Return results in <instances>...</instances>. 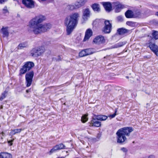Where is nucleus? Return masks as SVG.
I'll use <instances>...</instances> for the list:
<instances>
[{"label": "nucleus", "mask_w": 158, "mask_h": 158, "mask_svg": "<svg viewBox=\"0 0 158 158\" xmlns=\"http://www.w3.org/2000/svg\"><path fill=\"white\" fill-rule=\"evenodd\" d=\"M155 15L158 17V11L156 13Z\"/></svg>", "instance_id": "48"}, {"label": "nucleus", "mask_w": 158, "mask_h": 158, "mask_svg": "<svg viewBox=\"0 0 158 158\" xmlns=\"http://www.w3.org/2000/svg\"><path fill=\"white\" fill-rule=\"evenodd\" d=\"M104 58H106V59H107L108 60H110V56H105L104 57Z\"/></svg>", "instance_id": "44"}, {"label": "nucleus", "mask_w": 158, "mask_h": 158, "mask_svg": "<svg viewBox=\"0 0 158 158\" xmlns=\"http://www.w3.org/2000/svg\"><path fill=\"white\" fill-rule=\"evenodd\" d=\"M104 24L105 25L102 29V31L105 34L110 33L112 30V24L108 20H105Z\"/></svg>", "instance_id": "8"}, {"label": "nucleus", "mask_w": 158, "mask_h": 158, "mask_svg": "<svg viewBox=\"0 0 158 158\" xmlns=\"http://www.w3.org/2000/svg\"><path fill=\"white\" fill-rule=\"evenodd\" d=\"M125 15L127 18H128V10H127L125 12Z\"/></svg>", "instance_id": "42"}, {"label": "nucleus", "mask_w": 158, "mask_h": 158, "mask_svg": "<svg viewBox=\"0 0 158 158\" xmlns=\"http://www.w3.org/2000/svg\"><path fill=\"white\" fill-rule=\"evenodd\" d=\"M92 31L90 29H88L86 31L84 38L83 40V41H85L89 40L90 37L92 35Z\"/></svg>", "instance_id": "15"}, {"label": "nucleus", "mask_w": 158, "mask_h": 158, "mask_svg": "<svg viewBox=\"0 0 158 158\" xmlns=\"http://www.w3.org/2000/svg\"><path fill=\"white\" fill-rule=\"evenodd\" d=\"M14 139H11L10 140H9V141H8L7 142H8V143H9V144H9V145L10 146H11L12 145H13V143L12 142H13L14 140Z\"/></svg>", "instance_id": "37"}, {"label": "nucleus", "mask_w": 158, "mask_h": 158, "mask_svg": "<svg viewBox=\"0 0 158 158\" xmlns=\"http://www.w3.org/2000/svg\"><path fill=\"white\" fill-rule=\"evenodd\" d=\"M7 93V92L6 91H5L4 92L2 93L1 94V96L0 97V100L2 101L4 98H5Z\"/></svg>", "instance_id": "32"}, {"label": "nucleus", "mask_w": 158, "mask_h": 158, "mask_svg": "<svg viewBox=\"0 0 158 158\" xmlns=\"http://www.w3.org/2000/svg\"><path fill=\"white\" fill-rule=\"evenodd\" d=\"M93 42L96 44H100L105 43V40L104 36L100 35L94 39Z\"/></svg>", "instance_id": "13"}, {"label": "nucleus", "mask_w": 158, "mask_h": 158, "mask_svg": "<svg viewBox=\"0 0 158 158\" xmlns=\"http://www.w3.org/2000/svg\"><path fill=\"white\" fill-rule=\"evenodd\" d=\"M133 130L132 127H129V133L133 131Z\"/></svg>", "instance_id": "43"}, {"label": "nucleus", "mask_w": 158, "mask_h": 158, "mask_svg": "<svg viewBox=\"0 0 158 158\" xmlns=\"http://www.w3.org/2000/svg\"><path fill=\"white\" fill-rule=\"evenodd\" d=\"M121 150L125 153L127 152L128 151L127 149L125 148H121Z\"/></svg>", "instance_id": "39"}, {"label": "nucleus", "mask_w": 158, "mask_h": 158, "mask_svg": "<svg viewBox=\"0 0 158 158\" xmlns=\"http://www.w3.org/2000/svg\"><path fill=\"white\" fill-rule=\"evenodd\" d=\"M126 24H127V25H128V24H129L128 21H127V22H126Z\"/></svg>", "instance_id": "52"}, {"label": "nucleus", "mask_w": 158, "mask_h": 158, "mask_svg": "<svg viewBox=\"0 0 158 158\" xmlns=\"http://www.w3.org/2000/svg\"><path fill=\"white\" fill-rule=\"evenodd\" d=\"M45 51V49L44 47H38L33 48L31 50L30 53L33 57H37L43 54Z\"/></svg>", "instance_id": "5"}, {"label": "nucleus", "mask_w": 158, "mask_h": 158, "mask_svg": "<svg viewBox=\"0 0 158 158\" xmlns=\"http://www.w3.org/2000/svg\"><path fill=\"white\" fill-rule=\"evenodd\" d=\"M152 35L153 38H153L154 39V42L155 40L158 39V32L155 31L153 32L152 33Z\"/></svg>", "instance_id": "31"}, {"label": "nucleus", "mask_w": 158, "mask_h": 158, "mask_svg": "<svg viewBox=\"0 0 158 158\" xmlns=\"http://www.w3.org/2000/svg\"><path fill=\"white\" fill-rule=\"evenodd\" d=\"M62 58H61L60 56H58L57 57H54L53 58V60L54 61H59L61 60Z\"/></svg>", "instance_id": "34"}, {"label": "nucleus", "mask_w": 158, "mask_h": 158, "mask_svg": "<svg viewBox=\"0 0 158 158\" xmlns=\"http://www.w3.org/2000/svg\"><path fill=\"white\" fill-rule=\"evenodd\" d=\"M117 142L123 144L127 139L126 136L128 135V127L119 129L116 133Z\"/></svg>", "instance_id": "3"}, {"label": "nucleus", "mask_w": 158, "mask_h": 158, "mask_svg": "<svg viewBox=\"0 0 158 158\" xmlns=\"http://www.w3.org/2000/svg\"><path fill=\"white\" fill-rule=\"evenodd\" d=\"M135 15H136V17L140 16L141 15V13L139 10H137L135 12Z\"/></svg>", "instance_id": "35"}, {"label": "nucleus", "mask_w": 158, "mask_h": 158, "mask_svg": "<svg viewBox=\"0 0 158 158\" xmlns=\"http://www.w3.org/2000/svg\"><path fill=\"white\" fill-rule=\"evenodd\" d=\"M128 30L123 28H118L117 30V33L120 35H123L127 33Z\"/></svg>", "instance_id": "17"}, {"label": "nucleus", "mask_w": 158, "mask_h": 158, "mask_svg": "<svg viewBox=\"0 0 158 158\" xmlns=\"http://www.w3.org/2000/svg\"><path fill=\"white\" fill-rule=\"evenodd\" d=\"M94 117L98 120L104 121L107 119L108 117L106 115H94Z\"/></svg>", "instance_id": "19"}, {"label": "nucleus", "mask_w": 158, "mask_h": 158, "mask_svg": "<svg viewBox=\"0 0 158 158\" xmlns=\"http://www.w3.org/2000/svg\"><path fill=\"white\" fill-rule=\"evenodd\" d=\"M2 134L3 136H4V133L3 132H2Z\"/></svg>", "instance_id": "51"}, {"label": "nucleus", "mask_w": 158, "mask_h": 158, "mask_svg": "<svg viewBox=\"0 0 158 158\" xmlns=\"http://www.w3.org/2000/svg\"><path fill=\"white\" fill-rule=\"evenodd\" d=\"M91 7L93 10L95 12H98L100 11V5L99 4L97 3H94L93 4Z\"/></svg>", "instance_id": "20"}, {"label": "nucleus", "mask_w": 158, "mask_h": 158, "mask_svg": "<svg viewBox=\"0 0 158 158\" xmlns=\"http://www.w3.org/2000/svg\"><path fill=\"white\" fill-rule=\"evenodd\" d=\"M34 75V72L33 71L28 72L26 74L25 77L27 87L30 86L31 84Z\"/></svg>", "instance_id": "7"}, {"label": "nucleus", "mask_w": 158, "mask_h": 158, "mask_svg": "<svg viewBox=\"0 0 158 158\" xmlns=\"http://www.w3.org/2000/svg\"><path fill=\"white\" fill-rule=\"evenodd\" d=\"M117 112V110H115V112L113 114L110 115V117H111L112 118H113L115 117V116L116 115V113Z\"/></svg>", "instance_id": "40"}, {"label": "nucleus", "mask_w": 158, "mask_h": 158, "mask_svg": "<svg viewBox=\"0 0 158 158\" xmlns=\"http://www.w3.org/2000/svg\"><path fill=\"white\" fill-rule=\"evenodd\" d=\"M66 147L63 143H60L54 146L49 152V155L56 152L57 151L65 149Z\"/></svg>", "instance_id": "10"}, {"label": "nucleus", "mask_w": 158, "mask_h": 158, "mask_svg": "<svg viewBox=\"0 0 158 158\" xmlns=\"http://www.w3.org/2000/svg\"><path fill=\"white\" fill-rule=\"evenodd\" d=\"M85 52V49L82 50L79 53V56L81 57L87 56Z\"/></svg>", "instance_id": "33"}, {"label": "nucleus", "mask_w": 158, "mask_h": 158, "mask_svg": "<svg viewBox=\"0 0 158 158\" xmlns=\"http://www.w3.org/2000/svg\"><path fill=\"white\" fill-rule=\"evenodd\" d=\"M34 66V63L31 61H27L24 63L19 70V75L21 76L25 74L27 72L29 71Z\"/></svg>", "instance_id": "4"}, {"label": "nucleus", "mask_w": 158, "mask_h": 158, "mask_svg": "<svg viewBox=\"0 0 158 158\" xmlns=\"http://www.w3.org/2000/svg\"><path fill=\"white\" fill-rule=\"evenodd\" d=\"M154 7L158 10V5L154 6Z\"/></svg>", "instance_id": "46"}, {"label": "nucleus", "mask_w": 158, "mask_h": 158, "mask_svg": "<svg viewBox=\"0 0 158 158\" xmlns=\"http://www.w3.org/2000/svg\"><path fill=\"white\" fill-rule=\"evenodd\" d=\"M155 156L153 155H151L148 156V158H155Z\"/></svg>", "instance_id": "45"}, {"label": "nucleus", "mask_w": 158, "mask_h": 158, "mask_svg": "<svg viewBox=\"0 0 158 158\" xmlns=\"http://www.w3.org/2000/svg\"><path fill=\"white\" fill-rule=\"evenodd\" d=\"M69 6L70 7V10H73L74 9H76L75 5H69Z\"/></svg>", "instance_id": "38"}, {"label": "nucleus", "mask_w": 158, "mask_h": 158, "mask_svg": "<svg viewBox=\"0 0 158 158\" xmlns=\"http://www.w3.org/2000/svg\"><path fill=\"white\" fill-rule=\"evenodd\" d=\"M2 106L1 107H0V109H2Z\"/></svg>", "instance_id": "53"}, {"label": "nucleus", "mask_w": 158, "mask_h": 158, "mask_svg": "<svg viewBox=\"0 0 158 158\" xmlns=\"http://www.w3.org/2000/svg\"><path fill=\"white\" fill-rule=\"evenodd\" d=\"M87 115L84 114L82 115L81 118V121L83 123H85L88 120V118L87 117Z\"/></svg>", "instance_id": "29"}, {"label": "nucleus", "mask_w": 158, "mask_h": 158, "mask_svg": "<svg viewBox=\"0 0 158 158\" xmlns=\"http://www.w3.org/2000/svg\"><path fill=\"white\" fill-rule=\"evenodd\" d=\"M127 43V42L126 41L120 42L112 46H111V48H117L119 47H122V46L125 45Z\"/></svg>", "instance_id": "21"}, {"label": "nucleus", "mask_w": 158, "mask_h": 158, "mask_svg": "<svg viewBox=\"0 0 158 158\" xmlns=\"http://www.w3.org/2000/svg\"><path fill=\"white\" fill-rule=\"evenodd\" d=\"M135 26V23L131 21H129V26L134 27Z\"/></svg>", "instance_id": "36"}, {"label": "nucleus", "mask_w": 158, "mask_h": 158, "mask_svg": "<svg viewBox=\"0 0 158 158\" xmlns=\"http://www.w3.org/2000/svg\"><path fill=\"white\" fill-rule=\"evenodd\" d=\"M135 12H133L129 10V18L136 17V15H135Z\"/></svg>", "instance_id": "30"}, {"label": "nucleus", "mask_w": 158, "mask_h": 158, "mask_svg": "<svg viewBox=\"0 0 158 158\" xmlns=\"http://www.w3.org/2000/svg\"><path fill=\"white\" fill-rule=\"evenodd\" d=\"M126 77L127 78H128V76H127V77Z\"/></svg>", "instance_id": "54"}, {"label": "nucleus", "mask_w": 158, "mask_h": 158, "mask_svg": "<svg viewBox=\"0 0 158 158\" xmlns=\"http://www.w3.org/2000/svg\"><path fill=\"white\" fill-rule=\"evenodd\" d=\"M79 14L77 13L67 16L65 18L64 23L66 27L67 35H69L73 32L78 23V18Z\"/></svg>", "instance_id": "2"}, {"label": "nucleus", "mask_w": 158, "mask_h": 158, "mask_svg": "<svg viewBox=\"0 0 158 158\" xmlns=\"http://www.w3.org/2000/svg\"><path fill=\"white\" fill-rule=\"evenodd\" d=\"M30 92V89H27V90H26V92L27 93H28L29 92Z\"/></svg>", "instance_id": "47"}, {"label": "nucleus", "mask_w": 158, "mask_h": 158, "mask_svg": "<svg viewBox=\"0 0 158 158\" xmlns=\"http://www.w3.org/2000/svg\"><path fill=\"white\" fill-rule=\"evenodd\" d=\"M113 7L116 13L120 12L123 8V6L118 2H113L112 3Z\"/></svg>", "instance_id": "12"}, {"label": "nucleus", "mask_w": 158, "mask_h": 158, "mask_svg": "<svg viewBox=\"0 0 158 158\" xmlns=\"http://www.w3.org/2000/svg\"><path fill=\"white\" fill-rule=\"evenodd\" d=\"M8 0H0V4H2L6 2Z\"/></svg>", "instance_id": "41"}, {"label": "nucleus", "mask_w": 158, "mask_h": 158, "mask_svg": "<svg viewBox=\"0 0 158 158\" xmlns=\"http://www.w3.org/2000/svg\"><path fill=\"white\" fill-rule=\"evenodd\" d=\"M85 53L86 55V56H88V55H91L93 53V52L92 51V48H87L85 49Z\"/></svg>", "instance_id": "27"}, {"label": "nucleus", "mask_w": 158, "mask_h": 158, "mask_svg": "<svg viewBox=\"0 0 158 158\" xmlns=\"http://www.w3.org/2000/svg\"><path fill=\"white\" fill-rule=\"evenodd\" d=\"M57 158H64V157H63V156L60 157H57Z\"/></svg>", "instance_id": "50"}, {"label": "nucleus", "mask_w": 158, "mask_h": 158, "mask_svg": "<svg viewBox=\"0 0 158 158\" xmlns=\"http://www.w3.org/2000/svg\"><path fill=\"white\" fill-rule=\"evenodd\" d=\"M2 12L3 14L6 15L9 14V11L6 6L4 7V8L2 10Z\"/></svg>", "instance_id": "24"}, {"label": "nucleus", "mask_w": 158, "mask_h": 158, "mask_svg": "<svg viewBox=\"0 0 158 158\" xmlns=\"http://www.w3.org/2000/svg\"><path fill=\"white\" fill-rule=\"evenodd\" d=\"M22 3L28 8L31 9L35 7V2L33 0H22Z\"/></svg>", "instance_id": "11"}, {"label": "nucleus", "mask_w": 158, "mask_h": 158, "mask_svg": "<svg viewBox=\"0 0 158 158\" xmlns=\"http://www.w3.org/2000/svg\"><path fill=\"white\" fill-rule=\"evenodd\" d=\"M1 31L2 33V36L3 37L8 36L9 35V32L7 28H4L3 27L1 29Z\"/></svg>", "instance_id": "23"}, {"label": "nucleus", "mask_w": 158, "mask_h": 158, "mask_svg": "<svg viewBox=\"0 0 158 158\" xmlns=\"http://www.w3.org/2000/svg\"><path fill=\"white\" fill-rule=\"evenodd\" d=\"M45 19V17L44 16H36L29 21L27 26L35 34H41L50 29L52 27L49 23H41Z\"/></svg>", "instance_id": "1"}, {"label": "nucleus", "mask_w": 158, "mask_h": 158, "mask_svg": "<svg viewBox=\"0 0 158 158\" xmlns=\"http://www.w3.org/2000/svg\"><path fill=\"white\" fill-rule=\"evenodd\" d=\"M22 130V129H16L12 130H11V133L13 134V135H14L16 133H20L21 131Z\"/></svg>", "instance_id": "28"}, {"label": "nucleus", "mask_w": 158, "mask_h": 158, "mask_svg": "<svg viewBox=\"0 0 158 158\" xmlns=\"http://www.w3.org/2000/svg\"><path fill=\"white\" fill-rule=\"evenodd\" d=\"M11 154L7 152H1L0 153V158H11Z\"/></svg>", "instance_id": "22"}, {"label": "nucleus", "mask_w": 158, "mask_h": 158, "mask_svg": "<svg viewBox=\"0 0 158 158\" xmlns=\"http://www.w3.org/2000/svg\"><path fill=\"white\" fill-rule=\"evenodd\" d=\"M28 45L26 42L20 44L18 46V48L21 49L23 48L27 47Z\"/></svg>", "instance_id": "25"}, {"label": "nucleus", "mask_w": 158, "mask_h": 158, "mask_svg": "<svg viewBox=\"0 0 158 158\" xmlns=\"http://www.w3.org/2000/svg\"><path fill=\"white\" fill-rule=\"evenodd\" d=\"M86 2L85 0H80L79 2H76L74 4V5L76 9L83 6Z\"/></svg>", "instance_id": "18"}, {"label": "nucleus", "mask_w": 158, "mask_h": 158, "mask_svg": "<svg viewBox=\"0 0 158 158\" xmlns=\"http://www.w3.org/2000/svg\"><path fill=\"white\" fill-rule=\"evenodd\" d=\"M64 84H63V85H59V86H56V87H60V86L64 85Z\"/></svg>", "instance_id": "49"}, {"label": "nucleus", "mask_w": 158, "mask_h": 158, "mask_svg": "<svg viewBox=\"0 0 158 158\" xmlns=\"http://www.w3.org/2000/svg\"><path fill=\"white\" fill-rule=\"evenodd\" d=\"M145 45L150 48L151 51L155 54L158 56V46L156 45L154 43L153 38H151L148 42L145 44Z\"/></svg>", "instance_id": "6"}, {"label": "nucleus", "mask_w": 158, "mask_h": 158, "mask_svg": "<svg viewBox=\"0 0 158 158\" xmlns=\"http://www.w3.org/2000/svg\"><path fill=\"white\" fill-rule=\"evenodd\" d=\"M116 21L118 22H122L124 20L123 16L122 15H119L116 18Z\"/></svg>", "instance_id": "26"}, {"label": "nucleus", "mask_w": 158, "mask_h": 158, "mask_svg": "<svg viewBox=\"0 0 158 158\" xmlns=\"http://www.w3.org/2000/svg\"><path fill=\"white\" fill-rule=\"evenodd\" d=\"M82 19L84 21H86L90 18L91 15V12L88 8L84 9L82 10Z\"/></svg>", "instance_id": "9"}, {"label": "nucleus", "mask_w": 158, "mask_h": 158, "mask_svg": "<svg viewBox=\"0 0 158 158\" xmlns=\"http://www.w3.org/2000/svg\"><path fill=\"white\" fill-rule=\"evenodd\" d=\"M97 120H98L95 118V117L93 118L92 120L90 122V125L92 126L97 127H100L101 125V122Z\"/></svg>", "instance_id": "16"}, {"label": "nucleus", "mask_w": 158, "mask_h": 158, "mask_svg": "<svg viewBox=\"0 0 158 158\" xmlns=\"http://www.w3.org/2000/svg\"><path fill=\"white\" fill-rule=\"evenodd\" d=\"M102 4L106 11L109 12L112 10V3L109 2H102Z\"/></svg>", "instance_id": "14"}]
</instances>
